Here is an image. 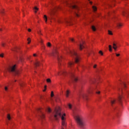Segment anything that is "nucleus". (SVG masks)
<instances>
[{
  "label": "nucleus",
  "instance_id": "nucleus-1",
  "mask_svg": "<svg viewBox=\"0 0 129 129\" xmlns=\"http://www.w3.org/2000/svg\"><path fill=\"white\" fill-rule=\"evenodd\" d=\"M66 115V114L65 113L62 115L61 109L59 107L55 109L53 113V117L55 120H58V119L61 117V125L63 126V127H66V122H65V117H64Z\"/></svg>",
  "mask_w": 129,
  "mask_h": 129
},
{
  "label": "nucleus",
  "instance_id": "nucleus-2",
  "mask_svg": "<svg viewBox=\"0 0 129 129\" xmlns=\"http://www.w3.org/2000/svg\"><path fill=\"white\" fill-rule=\"evenodd\" d=\"M73 112L75 113L74 115V117L77 124L79 125V126H80V127H81V128H84V126H85V122H84L83 117L80 115L76 114L74 110H73Z\"/></svg>",
  "mask_w": 129,
  "mask_h": 129
},
{
  "label": "nucleus",
  "instance_id": "nucleus-3",
  "mask_svg": "<svg viewBox=\"0 0 129 129\" xmlns=\"http://www.w3.org/2000/svg\"><path fill=\"white\" fill-rule=\"evenodd\" d=\"M17 66L15 64L12 67H10L9 69V71L10 72H11L13 74V75H15V76H19V75L21 74V72L17 69Z\"/></svg>",
  "mask_w": 129,
  "mask_h": 129
},
{
  "label": "nucleus",
  "instance_id": "nucleus-4",
  "mask_svg": "<svg viewBox=\"0 0 129 129\" xmlns=\"http://www.w3.org/2000/svg\"><path fill=\"white\" fill-rule=\"evenodd\" d=\"M69 53L70 54V55H71V56H73L74 57L76 63H78V62H79V56H78V54H77V53H76L75 51L69 50Z\"/></svg>",
  "mask_w": 129,
  "mask_h": 129
},
{
  "label": "nucleus",
  "instance_id": "nucleus-5",
  "mask_svg": "<svg viewBox=\"0 0 129 129\" xmlns=\"http://www.w3.org/2000/svg\"><path fill=\"white\" fill-rule=\"evenodd\" d=\"M88 95H87V93H85L84 92H81L80 94L78 95V97L77 98V99L78 100H79L80 98H83V99H85V100H87Z\"/></svg>",
  "mask_w": 129,
  "mask_h": 129
},
{
  "label": "nucleus",
  "instance_id": "nucleus-6",
  "mask_svg": "<svg viewBox=\"0 0 129 129\" xmlns=\"http://www.w3.org/2000/svg\"><path fill=\"white\" fill-rule=\"evenodd\" d=\"M51 56H53V57H57V60L58 61V64L60 65V62H61V59H62L61 56H59L58 55V52L57 51H54L52 54Z\"/></svg>",
  "mask_w": 129,
  "mask_h": 129
},
{
  "label": "nucleus",
  "instance_id": "nucleus-7",
  "mask_svg": "<svg viewBox=\"0 0 129 129\" xmlns=\"http://www.w3.org/2000/svg\"><path fill=\"white\" fill-rule=\"evenodd\" d=\"M71 8L73 9L75 14L76 17H79V15L77 13V12L79 11V7L76 5H71Z\"/></svg>",
  "mask_w": 129,
  "mask_h": 129
},
{
  "label": "nucleus",
  "instance_id": "nucleus-8",
  "mask_svg": "<svg viewBox=\"0 0 129 129\" xmlns=\"http://www.w3.org/2000/svg\"><path fill=\"white\" fill-rule=\"evenodd\" d=\"M38 112H40V114H39L38 119L39 120H43L44 118H45V115L43 112H42V111L41 110V109L39 108L37 109Z\"/></svg>",
  "mask_w": 129,
  "mask_h": 129
},
{
  "label": "nucleus",
  "instance_id": "nucleus-9",
  "mask_svg": "<svg viewBox=\"0 0 129 129\" xmlns=\"http://www.w3.org/2000/svg\"><path fill=\"white\" fill-rule=\"evenodd\" d=\"M70 75L71 76L72 80H73V81H75V82H77V81H78V79H77V77H75L73 73H71Z\"/></svg>",
  "mask_w": 129,
  "mask_h": 129
},
{
  "label": "nucleus",
  "instance_id": "nucleus-10",
  "mask_svg": "<svg viewBox=\"0 0 129 129\" xmlns=\"http://www.w3.org/2000/svg\"><path fill=\"white\" fill-rule=\"evenodd\" d=\"M80 50H82L83 48H84V41H82V42H80V44H78Z\"/></svg>",
  "mask_w": 129,
  "mask_h": 129
},
{
  "label": "nucleus",
  "instance_id": "nucleus-11",
  "mask_svg": "<svg viewBox=\"0 0 129 129\" xmlns=\"http://www.w3.org/2000/svg\"><path fill=\"white\" fill-rule=\"evenodd\" d=\"M121 88H118V90H119V91H121V90H122V87H123L124 88L126 87V85H125V83L122 82V83H121Z\"/></svg>",
  "mask_w": 129,
  "mask_h": 129
},
{
  "label": "nucleus",
  "instance_id": "nucleus-12",
  "mask_svg": "<svg viewBox=\"0 0 129 129\" xmlns=\"http://www.w3.org/2000/svg\"><path fill=\"white\" fill-rule=\"evenodd\" d=\"M122 97L123 96L121 95H119L118 97L117 101L120 103V104H121Z\"/></svg>",
  "mask_w": 129,
  "mask_h": 129
},
{
  "label": "nucleus",
  "instance_id": "nucleus-13",
  "mask_svg": "<svg viewBox=\"0 0 129 129\" xmlns=\"http://www.w3.org/2000/svg\"><path fill=\"white\" fill-rule=\"evenodd\" d=\"M66 74H67V73L64 70H62L60 73H58V75H63V76H65Z\"/></svg>",
  "mask_w": 129,
  "mask_h": 129
},
{
  "label": "nucleus",
  "instance_id": "nucleus-14",
  "mask_svg": "<svg viewBox=\"0 0 129 129\" xmlns=\"http://www.w3.org/2000/svg\"><path fill=\"white\" fill-rule=\"evenodd\" d=\"M113 48L114 49V51H116V49H117V45H116V44L114 43H113Z\"/></svg>",
  "mask_w": 129,
  "mask_h": 129
},
{
  "label": "nucleus",
  "instance_id": "nucleus-15",
  "mask_svg": "<svg viewBox=\"0 0 129 129\" xmlns=\"http://www.w3.org/2000/svg\"><path fill=\"white\" fill-rule=\"evenodd\" d=\"M73 65H74V62H73L70 61L68 63L69 67H72V66H73Z\"/></svg>",
  "mask_w": 129,
  "mask_h": 129
},
{
  "label": "nucleus",
  "instance_id": "nucleus-16",
  "mask_svg": "<svg viewBox=\"0 0 129 129\" xmlns=\"http://www.w3.org/2000/svg\"><path fill=\"white\" fill-rule=\"evenodd\" d=\"M70 93V91L69 90H68L66 91V97H69Z\"/></svg>",
  "mask_w": 129,
  "mask_h": 129
},
{
  "label": "nucleus",
  "instance_id": "nucleus-17",
  "mask_svg": "<svg viewBox=\"0 0 129 129\" xmlns=\"http://www.w3.org/2000/svg\"><path fill=\"white\" fill-rule=\"evenodd\" d=\"M111 104L112 106V105H113V104H114L115 103V102H116V100H111Z\"/></svg>",
  "mask_w": 129,
  "mask_h": 129
},
{
  "label": "nucleus",
  "instance_id": "nucleus-18",
  "mask_svg": "<svg viewBox=\"0 0 129 129\" xmlns=\"http://www.w3.org/2000/svg\"><path fill=\"white\" fill-rule=\"evenodd\" d=\"M93 89H89L88 91H87V93L90 94L92 92Z\"/></svg>",
  "mask_w": 129,
  "mask_h": 129
},
{
  "label": "nucleus",
  "instance_id": "nucleus-19",
  "mask_svg": "<svg viewBox=\"0 0 129 129\" xmlns=\"http://www.w3.org/2000/svg\"><path fill=\"white\" fill-rule=\"evenodd\" d=\"M92 30H93L94 32H95V31H96V28H95V26H92Z\"/></svg>",
  "mask_w": 129,
  "mask_h": 129
},
{
  "label": "nucleus",
  "instance_id": "nucleus-20",
  "mask_svg": "<svg viewBox=\"0 0 129 129\" xmlns=\"http://www.w3.org/2000/svg\"><path fill=\"white\" fill-rule=\"evenodd\" d=\"M93 10L94 11V12H96L97 8H96V7L95 6H93L92 7Z\"/></svg>",
  "mask_w": 129,
  "mask_h": 129
},
{
  "label": "nucleus",
  "instance_id": "nucleus-21",
  "mask_svg": "<svg viewBox=\"0 0 129 129\" xmlns=\"http://www.w3.org/2000/svg\"><path fill=\"white\" fill-rule=\"evenodd\" d=\"M109 50L110 52H111L112 51V48L110 45H109Z\"/></svg>",
  "mask_w": 129,
  "mask_h": 129
},
{
  "label": "nucleus",
  "instance_id": "nucleus-22",
  "mask_svg": "<svg viewBox=\"0 0 129 129\" xmlns=\"http://www.w3.org/2000/svg\"><path fill=\"white\" fill-rule=\"evenodd\" d=\"M7 118L8 120H11V115H10V114H8L7 115Z\"/></svg>",
  "mask_w": 129,
  "mask_h": 129
},
{
  "label": "nucleus",
  "instance_id": "nucleus-23",
  "mask_svg": "<svg viewBox=\"0 0 129 129\" xmlns=\"http://www.w3.org/2000/svg\"><path fill=\"white\" fill-rule=\"evenodd\" d=\"M0 14L2 15H4L5 14V11H4V9L0 10Z\"/></svg>",
  "mask_w": 129,
  "mask_h": 129
},
{
  "label": "nucleus",
  "instance_id": "nucleus-24",
  "mask_svg": "<svg viewBox=\"0 0 129 129\" xmlns=\"http://www.w3.org/2000/svg\"><path fill=\"white\" fill-rule=\"evenodd\" d=\"M39 64H40V62H39V61H36V63H35V66H36V67H37V66H39Z\"/></svg>",
  "mask_w": 129,
  "mask_h": 129
},
{
  "label": "nucleus",
  "instance_id": "nucleus-25",
  "mask_svg": "<svg viewBox=\"0 0 129 129\" xmlns=\"http://www.w3.org/2000/svg\"><path fill=\"white\" fill-rule=\"evenodd\" d=\"M121 26H122V25H121V24H120V23L117 24V26L118 27V28H120V27H121Z\"/></svg>",
  "mask_w": 129,
  "mask_h": 129
},
{
  "label": "nucleus",
  "instance_id": "nucleus-26",
  "mask_svg": "<svg viewBox=\"0 0 129 129\" xmlns=\"http://www.w3.org/2000/svg\"><path fill=\"white\" fill-rule=\"evenodd\" d=\"M27 41H28V44H30V43H31V38H28L27 39Z\"/></svg>",
  "mask_w": 129,
  "mask_h": 129
},
{
  "label": "nucleus",
  "instance_id": "nucleus-27",
  "mask_svg": "<svg viewBox=\"0 0 129 129\" xmlns=\"http://www.w3.org/2000/svg\"><path fill=\"white\" fill-rule=\"evenodd\" d=\"M46 81H47V82H48V83H51V79H47L46 80Z\"/></svg>",
  "mask_w": 129,
  "mask_h": 129
},
{
  "label": "nucleus",
  "instance_id": "nucleus-28",
  "mask_svg": "<svg viewBox=\"0 0 129 129\" xmlns=\"http://www.w3.org/2000/svg\"><path fill=\"white\" fill-rule=\"evenodd\" d=\"M44 20L45 21V23H47V16L46 15L44 16Z\"/></svg>",
  "mask_w": 129,
  "mask_h": 129
},
{
  "label": "nucleus",
  "instance_id": "nucleus-29",
  "mask_svg": "<svg viewBox=\"0 0 129 129\" xmlns=\"http://www.w3.org/2000/svg\"><path fill=\"white\" fill-rule=\"evenodd\" d=\"M51 43L50 42H48L47 44V47H51Z\"/></svg>",
  "mask_w": 129,
  "mask_h": 129
},
{
  "label": "nucleus",
  "instance_id": "nucleus-30",
  "mask_svg": "<svg viewBox=\"0 0 129 129\" xmlns=\"http://www.w3.org/2000/svg\"><path fill=\"white\" fill-rule=\"evenodd\" d=\"M5 91H8V90H9V88H8V87L6 86V87H5Z\"/></svg>",
  "mask_w": 129,
  "mask_h": 129
},
{
  "label": "nucleus",
  "instance_id": "nucleus-31",
  "mask_svg": "<svg viewBox=\"0 0 129 129\" xmlns=\"http://www.w3.org/2000/svg\"><path fill=\"white\" fill-rule=\"evenodd\" d=\"M99 54H101V55L102 56L103 55V52H102V51H101V50H100V51H99Z\"/></svg>",
  "mask_w": 129,
  "mask_h": 129
},
{
  "label": "nucleus",
  "instance_id": "nucleus-32",
  "mask_svg": "<svg viewBox=\"0 0 129 129\" xmlns=\"http://www.w3.org/2000/svg\"><path fill=\"white\" fill-rule=\"evenodd\" d=\"M54 96V92L53 91H51V97H53Z\"/></svg>",
  "mask_w": 129,
  "mask_h": 129
},
{
  "label": "nucleus",
  "instance_id": "nucleus-33",
  "mask_svg": "<svg viewBox=\"0 0 129 129\" xmlns=\"http://www.w3.org/2000/svg\"><path fill=\"white\" fill-rule=\"evenodd\" d=\"M108 34L109 35H112V32L111 31L108 30Z\"/></svg>",
  "mask_w": 129,
  "mask_h": 129
},
{
  "label": "nucleus",
  "instance_id": "nucleus-34",
  "mask_svg": "<svg viewBox=\"0 0 129 129\" xmlns=\"http://www.w3.org/2000/svg\"><path fill=\"white\" fill-rule=\"evenodd\" d=\"M7 44L5 43H2V47H5V45H6Z\"/></svg>",
  "mask_w": 129,
  "mask_h": 129
},
{
  "label": "nucleus",
  "instance_id": "nucleus-35",
  "mask_svg": "<svg viewBox=\"0 0 129 129\" xmlns=\"http://www.w3.org/2000/svg\"><path fill=\"white\" fill-rule=\"evenodd\" d=\"M46 88H47V86H44V89L43 90V91L44 92H45V91H46Z\"/></svg>",
  "mask_w": 129,
  "mask_h": 129
},
{
  "label": "nucleus",
  "instance_id": "nucleus-36",
  "mask_svg": "<svg viewBox=\"0 0 129 129\" xmlns=\"http://www.w3.org/2000/svg\"><path fill=\"white\" fill-rule=\"evenodd\" d=\"M69 107L70 109H71V108H72V105L70 104H69Z\"/></svg>",
  "mask_w": 129,
  "mask_h": 129
},
{
  "label": "nucleus",
  "instance_id": "nucleus-37",
  "mask_svg": "<svg viewBox=\"0 0 129 129\" xmlns=\"http://www.w3.org/2000/svg\"><path fill=\"white\" fill-rule=\"evenodd\" d=\"M24 83H21L20 84V86H21V87H23V86H24Z\"/></svg>",
  "mask_w": 129,
  "mask_h": 129
},
{
  "label": "nucleus",
  "instance_id": "nucleus-38",
  "mask_svg": "<svg viewBox=\"0 0 129 129\" xmlns=\"http://www.w3.org/2000/svg\"><path fill=\"white\" fill-rule=\"evenodd\" d=\"M96 93L97 94H100V91H96Z\"/></svg>",
  "mask_w": 129,
  "mask_h": 129
},
{
  "label": "nucleus",
  "instance_id": "nucleus-39",
  "mask_svg": "<svg viewBox=\"0 0 129 129\" xmlns=\"http://www.w3.org/2000/svg\"><path fill=\"white\" fill-rule=\"evenodd\" d=\"M47 111L48 112H51V109L50 108H48Z\"/></svg>",
  "mask_w": 129,
  "mask_h": 129
},
{
  "label": "nucleus",
  "instance_id": "nucleus-40",
  "mask_svg": "<svg viewBox=\"0 0 129 129\" xmlns=\"http://www.w3.org/2000/svg\"><path fill=\"white\" fill-rule=\"evenodd\" d=\"M34 10H35V11H38L39 10V8H37L36 7H34Z\"/></svg>",
  "mask_w": 129,
  "mask_h": 129
},
{
  "label": "nucleus",
  "instance_id": "nucleus-41",
  "mask_svg": "<svg viewBox=\"0 0 129 129\" xmlns=\"http://www.w3.org/2000/svg\"><path fill=\"white\" fill-rule=\"evenodd\" d=\"M0 57H1L2 58H4V53H2L0 54Z\"/></svg>",
  "mask_w": 129,
  "mask_h": 129
},
{
  "label": "nucleus",
  "instance_id": "nucleus-42",
  "mask_svg": "<svg viewBox=\"0 0 129 129\" xmlns=\"http://www.w3.org/2000/svg\"><path fill=\"white\" fill-rule=\"evenodd\" d=\"M120 55V54H119V53H116V56L117 57H118V56H119Z\"/></svg>",
  "mask_w": 129,
  "mask_h": 129
},
{
  "label": "nucleus",
  "instance_id": "nucleus-43",
  "mask_svg": "<svg viewBox=\"0 0 129 129\" xmlns=\"http://www.w3.org/2000/svg\"><path fill=\"white\" fill-rule=\"evenodd\" d=\"M40 40V43H41V44L43 45V39H41Z\"/></svg>",
  "mask_w": 129,
  "mask_h": 129
},
{
  "label": "nucleus",
  "instance_id": "nucleus-44",
  "mask_svg": "<svg viewBox=\"0 0 129 129\" xmlns=\"http://www.w3.org/2000/svg\"><path fill=\"white\" fill-rule=\"evenodd\" d=\"M17 50V47H15L14 49H12L13 51H16Z\"/></svg>",
  "mask_w": 129,
  "mask_h": 129
},
{
  "label": "nucleus",
  "instance_id": "nucleus-45",
  "mask_svg": "<svg viewBox=\"0 0 129 129\" xmlns=\"http://www.w3.org/2000/svg\"><path fill=\"white\" fill-rule=\"evenodd\" d=\"M52 15H53V13H50V17H51V19H52Z\"/></svg>",
  "mask_w": 129,
  "mask_h": 129
},
{
  "label": "nucleus",
  "instance_id": "nucleus-46",
  "mask_svg": "<svg viewBox=\"0 0 129 129\" xmlns=\"http://www.w3.org/2000/svg\"><path fill=\"white\" fill-rule=\"evenodd\" d=\"M97 65L96 64H95L94 66H93V68H96Z\"/></svg>",
  "mask_w": 129,
  "mask_h": 129
},
{
  "label": "nucleus",
  "instance_id": "nucleus-47",
  "mask_svg": "<svg viewBox=\"0 0 129 129\" xmlns=\"http://www.w3.org/2000/svg\"><path fill=\"white\" fill-rule=\"evenodd\" d=\"M71 41H72V42H74V39L73 38L71 39Z\"/></svg>",
  "mask_w": 129,
  "mask_h": 129
},
{
  "label": "nucleus",
  "instance_id": "nucleus-48",
  "mask_svg": "<svg viewBox=\"0 0 129 129\" xmlns=\"http://www.w3.org/2000/svg\"><path fill=\"white\" fill-rule=\"evenodd\" d=\"M66 23H70V21L68 20H66Z\"/></svg>",
  "mask_w": 129,
  "mask_h": 129
},
{
  "label": "nucleus",
  "instance_id": "nucleus-49",
  "mask_svg": "<svg viewBox=\"0 0 129 129\" xmlns=\"http://www.w3.org/2000/svg\"><path fill=\"white\" fill-rule=\"evenodd\" d=\"M33 56H34V57H36V56H37V54H36V53H34V54H33Z\"/></svg>",
  "mask_w": 129,
  "mask_h": 129
},
{
  "label": "nucleus",
  "instance_id": "nucleus-50",
  "mask_svg": "<svg viewBox=\"0 0 129 129\" xmlns=\"http://www.w3.org/2000/svg\"><path fill=\"white\" fill-rule=\"evenodd\" d=\"M28 32H31V29H28Z\"/></svg>",
  "mask_w": 129,
  "mask_h": 129
},
{
  "label": "nucleus",
  "instance_id": "nucleus-51",
  "mask_svg": "<svg viewBox=\"0 0 129 129\" xmlns=\"http://www.w3.org/2000/svg\"><path fill=\"white\" fill-rule=\"evenodd\" d=\"M38 34H39V35H42V33H41V32H38Z\"/></svg>",
  "mask_w": 129,
  "mask_h": 129
},
{
  "label": "nucleus",
  "instance_id": "nucleus-52",
  "mask_svg": "<svg viewBox=\"0 0 129 129\" xmlns=\"http://www.w3.org/2000/svg\"><path fill=\"white\" fill-rule=\"evenodd\" d=\"M125 14V12H124L123 13V16H124V14Z\"/></svg>",
  "mask_w": 129,
  "mask_h": 129
},
{
  "label": "nucleus",
  "instance_id": "nucleus-53",
  "mask_svg": "<svg viewBox=\"0 0 129 129\" xmlns=\"http://www.w3.org/2000/svg\"><path fill=\"white\" fill-rule=\"evenodd\" d=\"M90 4H91V5H92V2H90Z\"/></svg>",
  "mask_w": 129,
  "mask_h": 129
},
{
  "label": "nucleus",
  "instance_id": "nucleus-54",
  "mask_svg": "<svg viewBox=\"0 0 129 129\" xmlns=\"http://www.w3.org/2000/svg\"><path fill=\"white\" fill-rule=\"evenodd\" d=\"M57 9H59V8L56 7V8H55L56 10H57Z\"/></svg>",
  "mask_w": 129,
  "mask_h": 129
},
{
  "label": "nucleus",
  "instance_id": "nucleus-55",
  "mask_svg": "<svg viewBox=\"0 0 129 129\" xmlns=\"http://www.w3.org/2000/svg\"><path fill=\"white\" fill-rule=\"evenodd\" d=\"M15 82H17V80H15Z\"/></svg>",
  "mask_w": 129,
  "mask_h": 129
},
{
  "label": "nucleus",
  "instance_id": "nucleus-56",
  "mask_svg": "<svg viewBox=\"0 0 129 129\" xmlns=\"http://www.w3.org/2000/svg\"><path fill=\"white\" fill-rule=\"evenodd\" d=\"M35 13H37V11H35Z\"/></svg>",
  "mask_w": 129,
  "mask_h": 129
},
{
  "label": "nucleus",
  "instance_id": "nucleus-57",
  "mask_svg": "<svg viewBox=\"0 0 129 129\" xmlns=\"http://www.w3.org/2000/svg\"><path fill=\"white\" fill-rule=\"evenodd\" d=\"M117 117H118V115H117Z\"/></svg>",
  "mask_w": 129,
  "mask_h": 129
},
{
  "label": "nucleus",
  "instance_id": "nucleus-58",
  "mask_svg": "<svg viewBox=\"0 0 129 129\" xmlns=\"http://www.w3.org/2000/svg\"><path fill=\"white\" fill-rule=\"evenodd\" d=\"M0 31H2V29H0Z\"/></svg>",
  "mask_w": 129,
  "mask_h": 129
},
{
  "label": "nucleus",
  "instance_id": "nucleus-59",
  "mask_svg": "<svg viewBox=\"0 0 129 129\" xmlns=\"http://www.w3.org/2000/svg\"><path fill=\"white\" fill-rule=\"evenodd\" d=\"M94 89L95 90H96V88H95V89Z\"/></svg>",
  "mask_w": 129,
  "mask_h": 129
}]
</instances>
